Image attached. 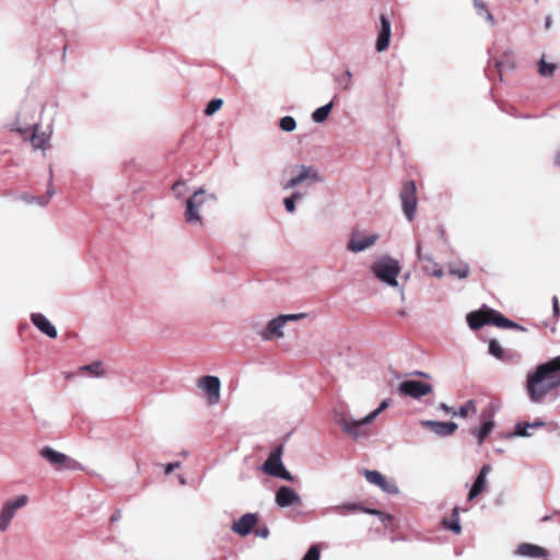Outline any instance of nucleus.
Returning a JSON list of instances; mask_svg holds the SVG:
<instances>
[{
    "label": "nucleus",
    "mask_w": 560,
    "mask_h": 560,
    "mask_svg": "<svg viewBox=\"0 0 560 560\" xmlns=\"http://www.w3.org/2000/svg\"><path fill=\"white\" fill-rule=\"evenodd\" d=\"M560 386V355L537 365L527 375L526 389L533 402H540L552 389Z\"/></svg>",
    "instance_id": "f257e3e1"
},
{
    "label": "nucleus",
    "mask_w": 560,
    "mask_h": 560,
    "mask_svg": "<svg viewBox=\"0 0 560 560\" xmlns=\"http://www.w3.org/2000/svg\"><path fill=\"white\" fill-rule=\"evenodd\" d=\"M217 200L218 197L214 192L208 191L203 187L197 188L185 202L184 218L186 223L191 226H202V206L207 202H217Z\"/></svg>",
    "instance_id": "f03ea898"
},
{
    "label": "nucleus",
    "mask_w": 560,
    "mask_h": 560,
    "mask_svg": "<svg viewBox=\"0 0 560 560\" xmlns=\"http://www.w3.org/2000/svg\"><path fill=\"white\" fill-rule=\"evenodd\" d=\"M334 420L340 425L342 432L354 441L368 439L372 434L369 424L373 421H365V417L357 420L346 412L336 411L334 413Z\"/></svg>",
    "instance_id": "7ed1b4c3"
},
{
    "label": "nucleus",
    "mask_w": 560,
    "mask_h": 560,
    "mask_svg": "<svg viewBox=\"0 0 560 560\" xmlns=\"http://www.w3.org/2000/svg\"><path fill=\"white\" fill-rule=\"evenodd\" d=\"M373 275L383 283L396 288L397 277L401 271L399 261L390 256H383L372 265Z\"/></svg>",
    "instance_id": "20e7f679"
},
{
    "label": "nucleus",
    "mask_w": 560,
    "mask_h": 560,
    "mask_svg": "<svg viewBox=\"0 0 560 560\" xmlns=\"http://www.w3.org/2000/svg\"><path fill=\"white\" fill-rule=\"evenodd\" d=\"M290 173L291 177L281 183L283 190L295 188L305 183L315 184L323 182L318 168L313 165L296 164L291 167Z\"/></svg>",
    "instance_id": "39448f33"
},
{
    "label": "nucleus",
    "mask_w": 560,
    "mask_h": 560,
    "mask_svg": "<svg viewBox=\"0 0 560 560\" xmlns=\"http://www.w3.org/2000/svg\"><path fill=\"white\" fill-rule=\"evenodd\" d=\"M304 317H305L304 313L279 315V316L270 319L268 322L267 326L258 334L264 340H271L273 338H282L284 336L283 327L288 322H295V320H299Z\"/></svg>",
    "instance_id": "423d86ee"
},
{
    "label": "nucleus",
    "mask_w": 560,
    "mask_h": 560,
    "mask_svg": "<svg viewBox=\"0 0 560 560\" xmlns=\"http://www.w3.org/2000/svg\"><path fill=\"white\" fill-rule=\"evenodd\" d=\"M28 503V497L19 495L15 499L5 501L0 509V533H5L15 517L16 512Z\"/></svg>",
    "instance_id": "0eeeda50"
},
{
    "label": "nucleus",
    "mask_w": 560,
    "mask_h": 560,
    "mask_svg": "<svg viewBox=\"0 0 560 560\" xmlns=\"http://www.w3.org/2000/svg\"><path fill=\"white\" fill-rule=\"evenodd\" d=\"M399 199L402 207V212L406 219L411 222L415 219L418 200H417V188L413 180H407L404 183Z\"/></svg>",
    "instance_id": "6e6552de"
},
{
    "label": "nucleus",
    "mask_w": 560,
    "mask_h": 560,
    "mask_svg": "<svg viewBox=\"0 0 560 560\" xmlns=\"http://www.w3.org/2000/svg\"><path fill=\"white\" fill-rule=\"evenodd\" d=\"M327 511L328 512H334V513H337V514H340V515L362 512V513H365V514H371V515L378 516L383 523L392 521V516L390 515L384 514L383 512H381L378 510H375V509L365 508L361 503H358V502H345L342 504L332 505V506H329L327 509Z\"/></svg>",
    "instance_id": "1a4fd4ad"
},
{
    "label": "nucleus",
    "mask_w": 560,
    "mask_h": 560,
    "mask_svg": "<svg viewBox=\"0 0 560 560\" xmlns=\"http://www.w3.org/2000/svg\"><path fill=\"white\" fill-rule=\"evenodd\" d=\"M30 129H32V132L28 138L33 148L35 150H46L51 131H40L37 124H35L32 128H22L18 122L12 124L11 126V130L21 133L24 138L27 137Z\"/></svg>",
    "instance_id": "9d476101"
},
{
    "label": "nucleus",
    "mask_w": 560,
    "mask_h": 560,
    "mask_svg": "<svg viewBox=\"0 0 560 560\" xmlns=\"http://www.w3.org/2000/svg\"><path fill=\"white\" fill-rule=\"evenodd\" d=\"M39 455L57 470L63 468H72L77 465V462L74 459H72L71 457L61 452L54 450L50 446L43 447L39 452Z\"/></svg>",
    "instance_id": "9b49d317"
},
{
    "label": "nucleus",
    "mask_w": 560,
    "mask_h": 560,
    "mask_svg": "<svg viewBox=\"0 0 560 560\" xmlns=\"http://www.w3.org/2000/svg\"><path fill=\"white\" fill-rule=\"evenodd\" d=\"M433 392L432 385L421 381L408 380L404 381L398 386V393L404 396H409L415 399H420Z\"/></svg>",
    "instance_id": "f8f14e48"
},
{
    "label": "nucleus",
    "mask_w": 560,
    "mask_h": 560,
    "mask_svg": "<svg viewBox=\"0 0 560 560\" xmlns=\"http://www.w3.org/2000/svg\"><path fill=\"white\" fill-rule=\"evenodd\" d=\"M198 386L205 392L210 405H215L220 400L221 382L219 377L207 375L198 381Z\"/></svg>",
    "instance_id": "ddd939ff"
},
{
    "label": "nucleus",
    "mask_w": 560,
    "mask_h": 560,
    "mask_svg": "<svg viewBox=\"0 0 560 560\" xmlns=\"http://www.w3.org/2000/svg\"><path fill=\"white\" fill-rule=\"evenodd\" d=\"M275 501L279 508L283 509L295 504H300L301 497L294 489L288 486H281L278 488L276 492Z\"/></svg>",
    "instance_id": "4468645a"
},
{
    "label": "nucleus",
    "mask_w": 560,
    "mask_h": 560,
    "mask_svg": "<svg viewBox=\"0 0 560 560\" xmlns=\"http://www.w3.org/2000/svg\"><path fill=\"white\" fill-rule=\"evenodd\" d=\"M363 475L370 483L380 487L384 492L389 494L398 493V487L394 482H388L377 470L364 469Z\"/></svg>",
    "instance_id": "2eb2a0df"
},
{
    "label": "nucleus",
    "mask_w": 560,
    "mask_h": 560,
    "mask_svg": "<svg viewBox=\"0 0 560 560\" xmlns=\"http://www.w3.org/2000/svg\"><path fill=\"white\" fill-rule=\"evenodd\" d=\"M380 23H381V27H380L378 35H377L375 49H376V51L382 52V51L386 50L389 46L390 35H392V25L385 14H382L380 16Z\"/></svg>",
    "instance_id": "dca6fc26"
},
{
    "label": "nucleus",
    "mask_w": 560,
    "mask_h": 560,
    "mask_svg": "<svg viewBox=\"0 0 560 560\" xmlns=\"http://www.w3.org/2000/svg\"><path fill=\"white\" fill-rule=\"evenodd\" d=\"M380 238V235L376 233L370 234L364 237H357L355 234H353L350 238V241L347 243V249L352 253H360L363 252L370 247H372Z\"/></svg>",
    "instance_id": "f3484780"
},
{
    "label": "nucleus",
    "mask_w": 560,
    "mask_h": 560,
    "mask_svg": "<svg viewBox=\"0 0 560 560\" xmlns=\"http://www.w3.org/2000/svg\"><path fill=\"white\" fill-rule=\"evenodd\" d=\"M421 425L431 430L439 436H450L457 430V423L455 422H442L434 420H423Z\"/></svg>",
    "instance_id": "a211bd4d"
},
{
    "label": "nucleus",
    "mask_w": 560,
    "mask_h": 560,
    "mask_svg": "<svg viewBox=\"0 0 560 560\" xmlns=\"http://www.w3.org/2000/svg\"><path fill=\"white\" fill-rule=\"evenodd\" d=\"M257 522L258 517L255 513H246L233 523L232 530L241 536H247Z\"/></svg>",
    "instance_id": "6ab92c4d"
},
{
    "label": "nucleus",
    "mask_w": 560,
    "mask_h": 560,
    "mask_svg": "<svg viewBox=\"0 0 560 560\" xmlns=\"http://www.w3.org/2000/svg\"><path fill=\"white\" fill-rule=\"evenodd\" d=\"M31 320L39 331H42L49 338H56L58 336L57 328L42 313L31 314Z\"/></svg>",
    "instance_id": "aec40b11"
},
{
    "label": "nucleus",
    "mask_w": 560,
    "mask_h": 560,
    "mask_svg": "<svg viewBox=\"0 0 560 560\" xmlns=\"http://www.w3.org/2000/svg\"><path fill=\"white\" fill-rule=\"evenodd\" d=\"M490 471H491V466L488 465V464H485L480 468L479 474H478L474 485L471 486V488L469 490V493H468V500L469 501L474 500L476 497H478L486 489L487 476L489 475Z\"/></svg>",
    "instance_id": "412c9836"
},
{
    "label": "nucleus",
    "mask_w": 560,
    "mask_h": 560,
    "mask_svg": "<svg viewBox=\"0 0 560 560\" xmlns=\"http://www.w3.org/2000/svg\"><path fill=\"white\" fill-rule=\"evenodd\" d=\"M282 455V447L279 446L276 450H273L266 462L262 465V470L265 474L275 477L277 471L283 466V463L281 460Z\"/></svg>",
    "instance_id": "4be33fe9"
},
{
    "label": "nucleus",
    "mask_w": 560,
    "mask_h": 560,
    "mask_svg": "<svg viewBox=\"0 0 560 560\" xmlns=\"http://www.w3.org/2000/svg\"><path fill=\"white\" fill-rule=\"evenodd\" d=\"M481 418L483 419V423L479 429H474L471 433L477 438V442L481 445L488 435L492 432L494 428V422L491 420L490 412H482Z\"/></svg>",
    "instance_id": "5701e85b"
},
{
    "label": "nucleus",
    "mask_w": 560,
    "mask_h": 560,
    "mask_svg": "<svg viewBox=\"0 0 560 560\" xmlns=\"http://www.w3.org/2000/svg\"><path fill=\"white\" fill-rule=\"evenodd\" d=\"M515 555L527 558H542L547 557L548 552L542 547L523 542L515 550Z\"/></svg>",
    "instance_id": "b1692460"
},
{
    "label": "nucleus",
    "mask_w": 560,
    "mask_h": 560,
    "mask_svg": "<svg viewBox=\"0 0 560 560\" xmlns=\"http://www.w3.org/2000/svg\"><path fill=\"white\" fill-rule=\"evenodd\" d=\"M492 311L472 312L467 315V323L471 329H479L491 322Z\"/></svg>",
    "instance_id": "393cba45"
},
{
    "label": "nucleus",
    "mask_w": 560,
    "mask_h": 560,
    "mask_svg": "<svg viewBox=\"0 0 560 560\" xmlns=\"http://www.w3.org/2000/svg\"><path fill=\"white\" fill-rule=\"evenodd\" d=\"M416 252H417V257L419 260H427L432 264V269H430L429 267H424V271L427 273H431L432 276H434L436 278L443 277V275H444L443 269L436 262H434L430 256L422 255L421 244L419 242L417 243Z\"/></svg>",
    "instance_id": "a878e982"
},
{
    "label": "nucleus",
    "mask_w": 560,
    "mask_h": 560,
    "mask_svg": "<svg viewBox=\"0 0 560 560\" xmlns=\"http://www.w3.org/2000/svg\"><path fill=\"white\" fill-rule=\"evenodd\" d=\"M332 106H334V103L331 101V102L325 104L324 106H320L317 109H315L312 114L313 121L316 124L324 122L328 118V116L332 109Z\"/></svg>",
    "instance_id": "bb28decb"
},
{
    "label": "nucleus",
    "mask_w": 560,
    "mask_h": 560,
    "mask_svg": "<svg viewBox=\"0 0 560 560\" xmlns=\"http://www.w3.org/2000/svg\"><path fill=\"white\" fill-rule=\"evenodd\" d=\"M448 273L459 279H465L469 275V266L465 262L448 264Z\"/></svg>",
    "instance_id": "cd10ccee"
},
{
    "label": "nucleus",
    "mask_w": 560,
    "mask_h": 560,
    "mask_svg": "<svg viewBox=\"0 0 560 560\" xmlns=\"http://www.w3.org/2000/svg\"><path fill=\"white\" fill-rule=\"evenodd\" d=\"M474 7L479 16L485 18L486 21L489 22L491 25L494 24V18L491 14V12L488 10L485 2H482L481 0H474Z\"/></svg>",
    "instance_id": "c85d7f7f"
},
{
    "label": "nucleus",
    "mask_w": 560,
    "mask_h": 560,
    "mask_svg": "<svg viewBox=\"0 0 560 560\" xmlns=\"http://www.w3.org/2000/svg\"><path fill=\"white\" fill-rule=\"evenodd\" d=\"M81 372H88L95 377L104 376L105 372L102 368V363L100 361L93 362L91 364H86L80 368Z\"/></svg>",
    "instance_id": "c756f323"
},
{
    "label": "nucleus",
    "mask_w": 560,
    "mask_h": 560,
    "mask_svg": "<svg viewBox=\"0 0 560 560\" xmlns=\"http://www.w3.org/2000/svg\"><path fill=\"white\" fill-rule=\"evenodd\" d=\"M557 66L555 63L547 62L544 57L538 62V72L544 78H551L555 73Z\"/></svg>",
    "instance_id": "7c9ffc66"
},
{
    "label": "nucleus",
    "mask_w": 560,
    "mask_h": 560,
    "mask_svg": "<svg viewBox=\"0 0 560 560\" xmlns=\"http://www.w3.org/2000/svg\"><path fill=\"white\" fill-rule=\"evenodd\" d=\"M444 526L454 532L455 534H459L462 532V526L459 524L458 509L455 508L453 510V520L452 521H443Z\"/></svg>",
    "instance_id": "2f4dec72"
},
{
    "label": "nucleus",
    "mask_w": 560,
    "mask_h": 560,
    "mask_svg": "<svg viewBox=\"0 0 560 560\" xmlns=\"http://www.w3.org/2000/svg\"><path fill=\"white\" fill-rule=\"evenodd\" d=\"M489 353L498 360H505V352L498 340L491 339L489 342Z\"/></svg>",
    "instance_id": "473e14b6"
},
{
    "label": "nucleus",
    "mask_w": 560,
    "mask_h": 560,
    "mask_svg": "<svg viewBox=\"0 0 560 560\" xmlns=\"http://www.w3.org/2000/svg\"><path fill=\"white\" fill-rule=\"evenodd\" d=\"M470 411H472V412L476 411V402L472 399H469L464 406H462L458 409V411H454L453 416L466 418Z\"/></svg>",
    "instance_id": "72a5a7b5"
},
{
    "label": "nucleus",
    "mask_w": 560,
    "mask_h": 560,
    "mask_svg": "<svg viewBox=\"0 0 560 560\" xmlns=\"http://www.w3.org/2000/svg\"><path fill=\"white\" fill-rule=\"evenodd\" d=\"M279 126L281 130L291 132L296 128V121L292 116H284L280 119Z\"/></svg>",
    "instance_id": "f704fd0d"
},
{
    "label": "nucleus",
    "mask_w": 560,
    "mask_h": 560,
    "mask_svg": "<svg viewBox=\"0 0 560 560\" xmlns=\"http://www.w3.org/2000/svg\"><path fill=\"white\" fill-rule=\"evenodd\" d=\"M351 78L352 72L350 70H346L345 73L338 78H336V82L341 86L342 90L351 89Z\"/></svg>",
    "instance_id": "c9c22d12"
},
{
    "label": "nucleus",
    "mask_w": 560,
    "mask_h": 560,
    "mask_svg": "<svg viewBox=\"0 0 560 560\" xmlns=\"http://www.w3.org/2000/svg\"><path fill=\"white\" fill-rule=\"evenodd\" d=\"M223 105V101L221 98H213L211 100L206 108H205V115L212 116L214 113H217Z\"/></svg>",
    "instance_id": "e433bc0d"
},
{
    "label": "nucleus",
    "mask_w": 560,
    "mask_h": 560,
    "mask_svg": "<svg viewBox=\"0 0 560 560\" xmlns=\"http://www.w3.org/2000/svg\"><path fill=\"white\" fill-rule=\"evenodd\" d=\"M389 406V399H384L380 406L365 416V421H374L376 417Z\"/></svg>",
    "instance_id": "4c0bfd02"
},
{
    "label": "nucleus",
    "mask_w": 560,
    "mask_h": 560,
    "mask_svg": "<svg viewBox=\"0 0 560 560\" xmlns=\"http://www.w3.org/2000/svg\"><path fill=\"white\" fill-rule=\"evenodd\" d=\"M508 323H509V318L504 317L500 313H495L492 311L490 324H493L497 327L506 328Z\"/></svg>",
    "instance_id": "58836bf2"
},
{
    "label": "nucleus",
    "mask_w": 560,
    "mask_h": 560,
    "mask_svg": "<svg viewBox=\"0 0 560 560\" xmlns=\"http://www.w3.org/2000/svg\"><path fill=\"white\" fill-rule=\"evenodd\" d=\"M51 182H52V170L50 167L49 168V185H48V188H47V197H40V201H39L40 206H46L48 203L49 199L56 192Z\"/></svg>",
    "instance_id": "ea45409f"
},
{
    "label": "nucleus",
    "mask_w": 560,
    "mask_h": 560,
    "mask_svg": "<svg viewBox=\"0 0 560 560\" xmlns=\"http://www.w3.org/2000/svg\"><path fill=\"white\" fill-rule=\"evenodd\" d=\"M319 558H320V549H319V545L316 544V545L311 546V548L304 555L302 560H319Z\"/></svg>",
    "instance_id": "a19ab883"
},
{
    "label": "nucleus",
    "mask_w": 560,
    "mask_h": 560,
    "mask_svg": "<svg viewBox=\"0 0 560 560\" xmlns=\"http://www.w3.org/2000/svg\"><path fill=\"white\" fill-rule=\"evenodd\" d=\"M527 429H529V427H526V423H517L516 427H515V432H514V435H517V436H529L530 433L527 431Z\"/></svg>",
    "instance_id": "79ce46f5"
},
{
    "label": "nucleus",
    "mask_w": 560,
    "mask_h": 560,
    "mask_svg": "<svg viewBox=\"0 0 560 560\" xmlns=\"http://www.w3.org/2000/svg\"><path fill=\"white\" fill-rule=\"evenodd\" d=\"M275 477L277 478H281V479H284V480H288V481H292L293 480V476L291 475V472H289L284 466H282L279 471H277V474L275 475Z\"/></svg>",
    "instance_id": "37998d69"
},
{
    "label": "nucleus",
    "mask_w": 560,
    "mask_h": 560,
    "mask_svg": "<svg viewBox=\"0 0 560 560\" xmlns=\"http://www.w3.org/2000/svg\"><path fill=\"white\" fill-rule=\"evenodd\" d=\"M283 205L289 213L293 214L295 212V202L290 197L283 199Z\"/></svg>",
    "instance_id": "c03bdc74"
},
{
    "label": "nucleus",
    "mask_w": 560,
    "mask_h": 560,
    "mask_svg": "<svg viewBox=\"0 0 560 560\" xmlns=\"http://www.w3.org/2000/svg\"><path fill=\"white\" fill-rule=\"evenodd\" d=\"M185 186V182L177 180L173 186L172 190L176 195V198H180L183 196L180 188Z\"/></svg>",
    "instance_id": "a18cd8bd"
},
{
    "label": "nucleus",
    "mask_w": 560,
    "mask_h": 560,
    "mask_svg": "<svg viewBox=\"0 0 560 560\" xmlns=\"http://www.w3.org/2000/svg\"><path fill=\"white\" fill-rule=\"evenodd\" d=\"M552 312H553V316L558 319L560 316V306H559V300L557 296L552 298Z\"/></svg>",
    "instance_id": "49530a36"
},
{
    "label": "nucleus",
    "mask_w": 560,
    "mask_h": 560,
    "mask_svg": "<svg viewBox=\"0 0 560 560\" xmlns=\"http://www.w3.org/2000/svg\"><path fill=\"white\" fill-rule=\"evenodd\" d=\"M180 466V463L179 462H176V463H170L165 466V474L166 475H170L172 474L176 468H178Z\"/></svg>",
    "instance_id": "de8ad7c7"
},
{
    "label": "nucleus",
    "mask_w": 560,
    "mask_h": 560,
    "mask_svg": "<svg viewBox=\"0 0 560 560\" xmlns=\"http://www.w3.org/2000/svg\"><path fill=\"white\" fill-rule=\"evenodd\" d=\"M256 535L261 538H267L269 535V529L267 527L259 528L256 530Z\"/></svg>",
    "instance_id": "09e8293b"
},
{
    "label": "nucleus",
    "mask_w": 560,
    "mask_h": 560,
    "mask_svg": "<svg viewBox=\"0 0 560 560\" xmlns=\"http://www.w3.org/2000/svg\"><path fill=\"white\" fill-rule=\"evenodd\" d=\"M294 202L302 200L304 195L300 191H293L291 196H289Z\"/></svg>",
    "instance_id": "8fccbe9b"
},
{
    "label": "nucleus",
    "mask_w": 560,
    "mask_h": 560,
    "mask_svg": "<svg viewBox=\"0 0 560 560\" xmlns=\"http://www.w3.org/2000/svg\"><path fill=\"white\" fill-rule=\"evenodd\" d=\"M506 328L518 329V330H522V331H524V330H525V328H524V327L520 326L518 324H516V323H514V322H512V320H510V319H509V323H508Z\"/></svg>",
    "instance_id": "3c124183"
},
{
    "label": "nucleus",
    "mask_w": 560,
    "mask_h": 560,
    "mask_svg": "<svg viewBox=\"0 0 560 560\" xmlns=\"http://www.w3.org/2000/svg\"><path fill=\"white\" fill-rule=\"evenodd\" d=\"M121 518V511L120 510H117L115 511V513L110 516V522L114 523V522H117Z\"/></svg>",
    "instance_id": "603ef678"
},
{
    "label": "nucleus",
    "mask_w": 560,
    "mask_h": 560,
    "mask_svg": "<svg viewBox=\"0 0 560 560\" xmlns=\"http://www.w3.org/2000/svg\"><path fill=\"white\" fill-rule=\"evenodd\" d=\"M544 425H545V422H542V421H535L532 423H526V427H529V428H540Z\"/></svg>",
    "instance_id": "864d4df0"
},
{
    "label": "nucleus",
    "mask_w": 560,
    "mask_h": 560,
    "mask_svg": "<svg viewBox=\"0 0 560 560\" xmlns=\"http://www.w3.org/2000/svg\"><path fill=\"white\" fill-rule=\"evenodd\" d=\"M440 409H441V410H443V411H445L446 413H450V412H452V413H453V412H454V411H453V409H452L451 407H448V406H447L446 404H444V402H441V404H440Z\"/></svg>",
    "instance_id": "5fc2aeb1"
},
{
    "label": "nucleus",
    "mask_w": 560,
    "mask_h": 560,
    "mask_svg": "<svg viewBox=\"0 0 560 560\" xmlns=\"http://www.w3.org/2000/svg\"><path fill=\"white\" fill-rule=\"evenodd\" d=\"M25 200L28 202V203H33V202H36L39 205V201H40V197H33V198H28L26 197Z\"/></svg>",
    "instance_id": "6e6d98bb"
},
{
    "label": "nucleus",
    "mask_w": 560,
    "mask_h": 560,
    "mask_svg": "<svg viewBox=\"0 0 560 560\" xmlns=\"http://www.w3.org/2000/svg\"><path fill=\"white\" fill-rule=\"evenodd\" d=\"M545 26H546V28H549L551 26V18L550 16L546 18Z\"/></svg>",
    "instance_id": "4d7b16f0"
},
{
    "label": "nucleus",
    "mask_w": 560,
    "mask_h": 560,
    "mask_svg": "<svg viewBox=\"0 0 560 560\" xmlns=\"http://www.w3.org/2000/svg\"><path fill=\"white\" fill-rule=\"evenodd\" d=\"M555 163L560 166V151L555 156Z\"/></svg>",
    "instance_id": "13d9d810"
},
{
    "label": "nucleus",
    "mask_w": 560,
    "mask_h": 560,
    "mask_svg": "<svg viewBox=\"0 0 560 560\" xmlns=\"http://www.w3.org/2000/svg\"><path fill=\"white\" fill-rule=\"evenodd\" d=\"M416 374H417V375L424 376V377H427V376H428V375H427L425 373H423V372H417Z\"/></svg>",
    "instance_id": "bf43d9fd"
},
{
    "label": "nucleus",
    "mask_w": 560,
    "mask_h": 560,
    "mask_svg": "<svg viewBox=\"0 0 560 560\" xmlns=\"http://www.w3.org/2000/svg\"><path fill=\"white\" fill-rule=\"evenodd\" d=\"M179 482H180L182 485H184V483H185V479H184L183 477H180V478H179Z\"/></svg>",
    "instance_id": "052dcab7"
},
{
    "label": "nucleus",
    "mask_w": 560,
    "mask_h": 560,
    "mask_svg": "<svg viewBox=\"0 0 560 560\" xmlns=\"http://www.w3.org/2000/svg\"><path fill=\"white\" fill-rule=\"evenodd\" d=\"M495 67L497 68H500L501 67V63L499 61L495 62Z\"/></svg>",
    "instance_id": "680f3d73"
}]
</instances>
